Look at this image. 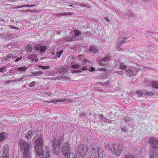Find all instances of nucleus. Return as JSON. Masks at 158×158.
<instances>
[{"mask_svg": "<svg viewBox=\"0 0 158 158\" xmlns=\"http://www.w3.org/2000/svg\"><path fill=\"white\" fill-rule=\"evenodd\" d=\"M31 143L24 140L20 139L19 141V146L21 150L23 151L24 158H30L31 155L29 149Z\"/></svg>", "mask_w": 158, "mask_h": 158, "instance_id": "f257e3e1", "label": "nucleus"}, {"mask_svg": "<svg viewBox=\"0 0 158 158\" xmlns=\"http://www.w3.org/2000/svg\"><path fill=\"white\" fill-rule=\"evenodd\" d=\"M91 158H104L103 149L95 144L93 145Z\"/></svg>", "mask_w": 158, "mask_h": 158, "instance_id": "f03ea898", "label": "nucleus"}, {"mask_svg": "<svg viewBox=\"0 0 158 158\" xmlns=\"http://www.w3.org/2000/svg\"><path fill=\"white\" fill-rule=\"evenodd\" d=\"M77 151L81 156L85 157L87 155L88 151L87 147L83 144H78Z\"/></svg>", "mask_w": 158, "mask_h": 158, "instance_id": "7ed1b4c3", "label": "nucleus"}, {"mask_svg": "<svg viewBox=\"0 0 158 158\" xmlns=\"http://www.w3.org/2000/svg\"><path fill=\"white\" fill-rule=\"evenodd\" d=\"M70 151V144L68 142L64 143L61 148L62 154L66 156L69 154Z\"/></svg>", "mask_w": 158, "mask_h": 158, "instance_id": "20e7f679", "label": "nucleus"}, {"mask_svg": "<svg viewBox=\"0 0 158 158\" xmlns=\"http://www.w3.org/2000/svg\"><path fill=\"white\" fill-rule=\"evenodd\" d=\"M2 152L1 154V157L2 158H9V146L7 144H4L2 148Z\"/></svg>", "mask_w": 158, "mask_h": 158, "instance_id": "39448f33", "label": "nucleus"}, {"mask_svg": "<svg viewBox=\"0 0 158 158\" xmlns=\"http://www.w3.org/2000/svg\"><path fill=\"white\" fill-rule=\"evenodd\" d=\"M149 143L152 148L151 150L156 151V149H158V140L152 137L149 139Z\"/></svg>", "mask_w": 158, "mask_h": 158, "instance_id": "423d86ee", "label": "nucleus"}, {"mask_svg": "<svg viewBox=\"0 0 158 158\" xmlns=\"http://www.w3.org/2000/svg\"><path fill=\"white\" fill-rule=\"evenodd\" d=\"M112 151L114 155L119 156L121 153L122 149L118 144H112Z\"/></svg>", "mask_w": 158, "mask_h": 158, "instance_id": "0eeeda50", "label": "nucleus"}, {"mask_svg": "<svg viewBox=\"0 0 158 158\" xmlns=\"http://www.w3.org/2000/svg\"><path fill=\"white\" fill-rule=\"evenodd\" d=\"M63 139V138H62L63 139H54L53 140L52 145L54 150H56V148L60 146Z\"/></svg>", "mask_w": 158, "mask_h": 158, "instance_id": "6e6552de", "label": "nucleus"}, {"mask_svg": "<svg viewBox=\"0 0 158 158\" xmlns=\"http://www.w3.org/2000/svg\"><path fill=\"white\" fill-rule=\"evenodd\" d=\"M44 144L43 138L40 135L37 138L35 142V147H43Z\"/></svg>", "mask_w": 158, "mask_h": 158, "instance_id": "1a4fd4ad", "label": "nucleus"}, {"mask_svg": "<svg viewBox=\"0 0 158 158\" xmlns=\"http://www.w3.org/2000/svg\"><path fill=\"white\" fill-rule=\"evenodd\" d=\"M110 57V56H107L102 58L101 60L99 61L98 63L99 64L100 66H103L104 67L108 66L109 65V63H105L104 62L108 60L109 61V60Z\"/></svg>", "mask_w": 158, "mask_h": 158, "instance_id": "9d476101", "label": "nucleus"}, {"mask_svg": "<svg viewBox=\"0 0 158 158\" xmlns=\"http://www.w3.org/2000/svg\"><path fill=\"white\" fill-rule=\"evenodd\" d=\"M35 151L36 155L39 156L43 155L44 153L42 147H35Z\"/></svg>", "mask_w": 158, "mask_h": 158, "instance_id": "9b49d317", "label": "nucleus"}, {"mask_svg": "<svg viewBox=\"0 0 158 158\" xmlns=\"http://www.w3.org/2000/svg\"><path fill=\"white\" fill-rule=\"evenodd\" d=\"M138 71L134 72L130 69H127L125 72L126 75L129 77L134 76L137 75Z\"/></svg>", "mask_w": 158, "mask_h": 158, "instance_id": "f8f14e48", "label": "nucleus"}, {"mask_svg": "<svg viewBox=\"0 0 158 158\" xmlns=\"http://www.w3.org/2000/svg\"><path fill=\"white\" fill-rule=\"evenodd\" d=\"M34 48L36 51L40 50V52H43L45 51L46 49V47L45 46H42L40 44H37L35 45Z\"/></svg>", "mask_w": 158, "mask_h": 158, "instance_id": "ddd939ff", "label": "nucleus"}, {"mask_svg": "<svg viewBox=\"0 0 158 158\" xmlns=\"http://www.w3.org/2000/svg\"><path fill=\"white\" fill-rule=\"evenodd\" d=\"M18 53L16 52L15 53H10L8 55L6 59H9L12 58L13 60L15 59L17 56H18Z\"/></svg>", "mask_w": 158, "mask_h": 158, "instance_id": "4468645a", "label": "nucleus"}, {"mask_svg": "<svg viewBox=\"0 0 158 158\" xmlns=\"http://www.w3.org/2000/svg\"><path fill=\"white\" fill-rule=\"evenodd\" d=\"M28 58L30 60L31 62H36L38 59L37 56L35 54H32L29 56L28 57Z\"/></svg>", "mask_w": 158, "mask_h": 158, "instance_id": "2eb2a0df", "label": "nucleus"}, {"mask_svg": "<svg viewBox=\"0 0 158 158\" xmlns=\"http://www.w3.org/2000/svg\"><path fill=\"white\" fill-rule=\"evenodd\" d=\"M33 135L34 133L32 131H29L26 135L25 138L27 139H30L32 138Z\"/></svg>", "mask_w": 158, "mask_h": 158, "instance_id": "dca6fc26", "label": "nucleus"}, {"mask_svg": "<svg viewBox=\"0 0 158 158\" xmlns=\"http://www.w3.org/2000/svg\"><path fill=\"white\" fill-rule=\"evenodd\" d=\"M150 158H158V154L153 150H151L150 152Z\"/></svg>", "mask_w": 158, "mask_h": 158, "instance_id": "f3484780", "label": "nucleus"}, {"mask_svg": "<svg viewBox=\"0 0 158 158\" xmlns=\"http://www.w3.org/2000/svg\"><path fill=\"white\" fill-rule=\"evenodd\" d=\"M46 152L45 158H51V150L48 147H46Z\"/></svg>", "mask_w": 158, "mask_h": 158, "instance_id": "a211bd4d", "label": "nucleus"}, {"mask_svg": "<svg viewBox=\"0 0 158 158\" xmlns=\"http://www.w3.org/2000/svg\"><path fill=\"white\" fill-rule=\"evenodd\" d=\"M7 136V134L5 132L0 133V141H2L6 139Z\"/></svg>", "mask_w": 158, "mask_h": 158, "instance_id": "6ab92c4d", "label": "nucleus"}, {"mask_svg": "<svg viewBox=\"0 0 158 158\" xmlns=\"http://www.w3.org/2000/svg\"><path fill=\"white\" fill-rule=\"evenodd\" d=\"M58 71L62 74H64L67 73L66 69L64 67L59 69Z\"/></svg>", "mask_w": 158, "mask_h": 158, "instance_id": "aec40b11", "label": "nucleus"}, {"mask_svg": "<svg viewBox=\"0 0 158 158\" xmlns=\"http://www.w3.org/2000/svg\"><path fill=\"white\" fill-rule=\"evenodd\" d=\"M89 51H92L94 53H96L98 52V49L95 46H90L89 47Z\"/></svg>", "mask_w": 158, "mask_h": 158, "instance_id": "412c9836", "label": "nucleus"}, {"mask_svg": "<svg viewBox=\"0 0 158 158\" xmlns=\"http://www.w3.org/2000/svg\"><path fill=\"white\" fill-rule=\"evenodd\" d=\"M35 6V5L34 4H31V5H30L29 4H27V5H22L21 6H17L15 7H14V9H18L19 8H21L23 7H33Z\"/></svg>", "mask_w": 158, "mask_h": 158, "instance_id": "4be33fe9", "label": "nucleus"}, {"mask_svg": "<svg viewBox=\"0 0 158 158\" xmlns=\"http://www.w3.org/2000/svg\"><path fill=\"white\" fill-rule=\"evenodd\" d=\"M119 68L123 70H124L127 68V66L123 63H120L119 65Z\"/></svg>", "mask_w": 158, "mask_h": 158, "instance_id": "5701e85b", "label": "nucleus"}, {"mask_svg": "<svg viewBox=\"0 0 158 158\" xmlns=\"http://www.w3.org/2000/svg\"><path fill=\"white\" fill-rule=\"evenodd\" d=\"M32 49L31 45L30 44H28L26 46V50L27 52H31L32 50Z\"/></svg>", "mask_w": 158, "mask_h": 158, "instance_id": "b1692460", "label": "nucleus"}, {"mask_svg": "<svg viewBox=\"0 0 158 158\" xmlns=\"http://www.w3.org/2000/svg\"><path fill=\"white\" fill-rule=\"evenodd\" d=\"M43 74V72L41 71H36L32 73L33 76L40 75Z\"/></svg>", "mask_w": 158, "mask_h": 158, "instance_id": "393cba45", "label": "nucleus"}, {"mask_svg": "<svg viewBox=\"0 0 158 158\" xmlns=\"http://www.w3.org/2000/svg\"><path fill=\"white\" fill-rule=\"evenodd\" d=\"M154 94L153 92H145L144 95H146L148 96H152L154 95Z\"/></svg>", "mask_w": 158, "mask_h": 158, "instance_id": "a878e982", "label": "nucleus"}, {"mask_svg": "<svg viewBox=\"0 0 158 158\" xmlns=\"http://www.w3.org/2000/svg\"><path fill=\"white\" fill-rule=\"evenodd\" d=\"M152 87L155 88H158V84L155 81H153L152 83Z\"/></svg>", "mask_w": 158, "mask_h": 158, "instance_id": "bb28decb", "label": "nucleus"}, {"mask_svg": "<svg viewBox=\"0 0 158 158\" xmlns=\"http://www.w3.org/2000/svg\"><path fill=\"white\" fill-rule=\"evenodd\" d=\"M63 51L61 50L60 52H57L56 53V56L58 58H60L61 56V55L63 53Z\"/></svg>", "mask_w": 158, "mask_h": 158, "instance_id": "cd10ccee", "label": "nucleus"}, {"mask_svg": "<svg viewBox=\"0 0 158 158\" xmlns=\"http://www.w3.org/2000/svg\"><path fill=\"white\" fill-rule=\"evenodd\" d=\"M26 69V68L25 67H21L18 68V70L21 71H25Z\"/></svg>", "mask_w": 158, "mask_h": 158, "instance_id": "c85d7f7f", "label": "nucleus"}, {"mask_svg": "<svg viewBox=\"0 0 158 158\" xmlns=\"http://www.w3.org/2000/svg\"><path fill=\"white\" fill-rule=\"evenodd\" d=\"M137 94L138 97H141L142 96L144 95V93H143L141 91H138L137 92Z\"/></svg>", "mask_w": 158, "mask_h": 158, "instance_id": "c756f323", "label": "nucleus"}, {"mask_svg": "<svg viewBox=\"0 0 158 158\" xmlns=\"http://www.w3.org/2000/svg\"><path fill=\"white\" fill-rule=\"evenodd\" d=\"M127 40L126 39H120V43H119L118 44V46H119L120 45H121L122 44H123V42H125Z\"/></svg>", "mask_w": 158, "mask_h": 158, "instance_id": "7c9ffc66", "label": "nucleus"}, {"mask_svg": "<svg viewBox=\"0 0 158 158\" xmlns=\"http://www.w3.org/2000/svg\"><path fill=\"white\" fill-rule=\"evenodd\" d=\"M58 102H64L65 101V98L64 97H62L59 98L57 99Z\"/></svg>", "mask_w": 158, "mask_h": 158, "instance_id": "2f4dec72", "label": "nucleus"}, {"mask_svg": "<svg viewBox=\"0 0 158 158\" xmlns=\"http://www.w3.org/2000/svg\"><path fill=\"white\" fill-rule=\"evenodd\" d=\"M74 155L73 153H69L67 158H74Z\"/></svg>", "mask_w": 158, "mask_h": 158, "instance_id": "473e14b6", "label": "nucleus"}, {"mask_svg": "<svg viewBox=\"0 0 158 158\" xmlns=\"http://www.w3.org/2000/svg\"><path fill=\"white\" fill-rule=\"evenodd\" d=\"M74 32L75 34V35L77 36H78L81 35V32L80 31H77L75 30L74 31Z\"/></svg>", "mask_w": 158, "mask_h": 158, "instance_id": "72a5a7b5", "label": "nucleus"}, {"mask_svg": "<svg viewBox=\"0 0 158 158\" xmlns=\"http://www.w3.org/2000/svg\"><path fill=\"white\" fill-rule=\"evenodd\" d=\"M35 81L31 82L28 85V86L29 87H31L35 85Z\"/></svg>", "mask_w": 158, "mask_h": 158, "instance_id": "f704fd0d", "label": "nucleus"}, {"mask_svg": "<svg viewBox=\"0 0 158 158\" xmlns=\"http://www.w3.org/2000/svg\"><path fill=\"white\" fill-rule=\"evenodd\" d=\"M6 68L3 67L0 68V72H6Z\"/></svg>", "mask_w": 158, "mask_h": 158, "instance_id": "c9c22d12", "label": "nucleus"}, {"mask_svg": "<svg viewBox=\"0 0 158 158\" xmlns=\"http://www.w3.org/2000/svg\"><path fill=\"white\" fill-rule=\"evenodd\" d=\"M124 158H135V157L133 155H128L125 156Z\"/></svg>", "mask_w": 158, "mask_h": 158, "instance_id": "e433bc0d", "label": "nucleus"}, {"mask_svg": "<svg viewBox=\"0 0 158 158\" xmlns=\"http://www.w3.org/2000/svg\"><path fill=\"white\" fill-rule=\"evenodd\" d=\"M79 67V65L77 64H75L71 65V67L73 69L77 68Z\"/></svg>", "mask_w": 158, "mask_h": 158, "instance_id": "4c0bfd02", "label": "nucleus"}, {"mask_svg": "<svg viewBox=\"0 0 158 158\" xmlns=\"http://www.w3.org/2000/svg\"><path fill=\"white\" fill-rule=\"evenodd\" d=\"M51 103H55V104H57V103H58L57 99H53L51 100Z\"/></svg>", "mask_w": 158, "mask_h": 158, "instance_id": "58836bf2", "label": "nucleus"}, {"mask_svg": "<svg viewBox=\"0 0 158 158\" xmlns=\"http://www.w3.org/2000/svg\"><path fill=\"white\" fill-rule=\"evenodd\" d=\"M81 71H75V70H72L71 71V73H81Z\"/></svg>", "mask_w": 158, "mask_h": 158, "instance_id": "ea45409f", "label": "nucleus"}, {"mask_svg": "<svg viewBox=\"0 0 158 158\" xmlns=\"http://www.w3.org/2000/svg\"><path fill=\"white\" fill-rule=\"evenodd\" d=\"M115 73H118L117 76L122 75L123 74V71H119L118 72H116Z\"/></svg>", "mask_w": 158, "mask_h": 158, "instance_id": "a19ab883", "label": "nucleus"}, {"mask_svg": "<svg viewBox=\"0 0 158 158\" xmlns=\"http://www.w3.org/2000/svg\"><path fill=\"white\" fill-rule=\"evenodd\" d=\"M40 67L42 69H48L49 68V66H41Z\"/></svg>", "mask_w": 158, "mask_h": 158, "instance_id": "79ce46f5", "label": "nucleus"}, {"mask_svg": "<svg viewBox=\"0 0 158 158\" xmlns=\"http://www.w3.org/2000/svg\"><path fill=\"white\" fill-rule=\"evenodd\" d=\"M22 58V56H20L17 58H16V60H15V61L16 62H17L18 61H19L20 60H21Z\"/></svg>", "mask_w": 158, "mask_h": 158, "instance_id": "37998d69", "label": "nucleus"}, {"mask_svg": "<svg viewBox=\"0 0 158 158\" xmlns=\"http://www.w3.org/2000/svg\"><path fill=\"white\" fill-rule=\"evenodd\" d=\"M64 102L66 103H70L72 102V100L69 99H65V101H64Z\"/></svg>", "mask_w": 158, "mask_h": 158, "instance_id": "c03bdc74", "label": "nucleus"}, {"mask_svg": "<svg viewBox=\"0 0 158 158\" xmlns=\"http://www.w3.org/2000/svg\"><path fill=\"white\" fill-rule=\"evenodd\" d=\"M105 147L106 149H108L110 148L111 147V146L109 144H107L106 145Z\"/></svg>", "mask_w": 158, "mask_h": 158, "instance_id": "a18cd8bd", "label": "nucleus"}, {"mask_svg": "<svg viewBox=\"0 0 158 158\" xmlns=\"http://www.w3.org/2000/svg\"><path fill=\"white\" fill-rule=\"evenodd\" d=\"M90 71H93L94 70V67H91L90 69H89Z\"/></svg>", "mask_w": 158, "mask_h": 158, "instance_id": "49530a36", "label": "nucleus"}, {"mask_svg": "<svg viewBox=\"0 0 158 158\" xmlns=\"http://www.w3.org/2000/svg\"><path fill=\"white\" fill-rule=\"evenodd\" d=\"M87 69V67L86 66H84L82 68V71H84Z\"/></svg>", "mask_w": 158, "mask_h": 158, "instance_id": "de8ad7c7", "label": "nucleus"}, {"mask_svg": "<svg viewBox=\"0 0 158 158\" xmlns=\"http://www.w3.org/2000/svg\"><path fill=\"white\" fill-rule=\"evenodd\" d=\"M99 70H101V71H105L106 70V68H102V69H99Z\"/></svg>", "mask_w": 158, "mask_h": 158, "instance_id": "09e8293b", "label": "nucleus"}, {"mask_svg": "<svg viewBox=\"0 0 158 158\" xmlns=\"http://www.w3.org/2000/svg\"><path fill=\"white\" fill-rule=\"evenodd\" d=\"M19 80L17 79H16L13 80H12L11 81V82H16V81H19Z\"/></svg>", "mask_w": 158, "mask_h": 158, "instance_id": "8fccbe9b", "label": "nucleus"}, {"mask_svg": "<svg viewBox=\"0 0 158 158\" xmlns=\"http://www.w3.org/2000/svg\"><path fill=\"white\" fill-rule=\"evenodd\" d=\"M24 79L23 77H21L18 80L19 81H22L23 79Z\"/></svg>", "mask_w": 158, "mask_h": 158, "instance_id": "3c124183", "label": "nucleus"}, {"mask_svg": "<svg viewBox=\"0 0 158 158\" xmlns=\"http://www.w3.org/2000/svg\"><path fill=\"white\" fill-rule=\"evenodd\" d=\"M81 6H86V5H85V4H81Z\"/></svg>", "mask_w": 158, "mask_h": 158, "instance_id": "603ef678", "label": "nucleus"}, {"mask_svg": "<svg viewBox=\"0 0 158 158\" xmlns=\"http://www.w3.org/2000/svg\"><path fill=\"white\" fill-rule=\"evenodd\" d=\"M45 94H46L48 95H50L51 94H52V93H49L48 94L47 93H46Z\"/></svg>", "mask_w": 158, "mask_h": 158, "instance_id": "864d4df0", "label": "nucleus"}, {"mask_svg": "<svg viewBox=\"0 0 158 158\" xmlns=\"http://www.w3.org/2000/svg\"><path fill=\"white\" fill-rule=\"evenodd\" d=\"M9 27L11 29H15V28L14 27H12L11 25H9Z\"/></svg>", "mask_w": 158, "mask_h": 158, "instance_id": "5fc2aeb1", "label": "nucleus"}, {"mask_svg": "<svg viewBox=\"0 0 158 158\" xmlns=\"http://www.w3.org/2000/svg\"><path fill=\"white\" fill-rule=\"evenodd\" d=\"M16 0H11L10 1L11 2H14L16 1Z\"/></svg>", "mask_w": 158, "mask_h": 158, "instance_id": "6e6d98bb", "label": "nucleus"}, {"mask_svg": "<svg viewBox=\"0 0 158 158\" xmlns=\"http://www.w3.org/2000/svg\"><path fill=\"white\" fill-rule=\"evenodd\" d=\"M46 102L49 103H50L51 102H50V101H46V102Z\"/></svg>", "mask_w": 158, "mask_h": 158, "instance_id": "4d7b16f0", "label": "nucleus"}, {"mask_svg": "<svg viewBox=\"0 0 158 158\" xmlns=\"http://www.w3.org/2000/svg\"><path fill=\"white\" fill-rule=\"evenodd\" d=\"M10 82H11V81H7L6 83H8Z\"/></svg>", "mask_w": 158, "mask_h": 158, "instance_id": "13d9d810", "label": "nucleus"}, {"mask_svg": "<svg viewBox=\"0 0 158 158\" xmlns=\"http://www.w3.org/2000/svg\"><path fill=\"white\" fill-rule=\"evenodd\" d=\"M27 11V10H23L22 11Z\"/></svg>", "mask_w": 158, "mask_h": 158, "instance_id": "bf43d9fd", "label": "nucleus"}, {"mask_svg": "<svg viewBox=\"0 0 158 158\" xmlns=\"http://www.w3.org/2000/svg\"><path fill=\"white\" fill-rule=\"evenodd\" d=\"M106 19L108 21H109V22H110V20H108L107 18Z\"/></svg>", "mask_w": 158, "mask_h": 158, "instance_id": "052dcab7", "label": "nucleus"}, {"mask_svg": "<svg viewBox=\"0 0 158 158\" xmlns=\"http://www.w3.org/2000/svg\"><path fill=\"white\" fill-rule=\"evenodd\" d=\"M52 54L53 55H54V53H52Z\"/></svg>", "mask_w": 158, "mask_h": 158, "instance_id": "680f3d73", "label": "nucleus"}]
</instances>
